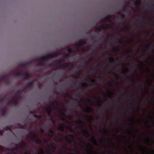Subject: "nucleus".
<instances>
[{"instance_id":"1","label":"nucleus","mask_w":154,"mask_h":154,"mask_svg":"<svg viewBox=\"0 0 154 154\" xmlns=\"http://www.w3.org/2000/svg\"><path fill=\"white\" fill-rule=\"evenodd\" d=\"M22 93V91L21 90H18L14 97L9 101L8 103V104L14 105H17L18 104V103L16 100L21 98V94Z\"/></svg>"},{"instance_id":"2","label":"nucleus","mask_w":154,"mask_h":154,"mask_svg":"<svg viewBox=\"0 0 154 154\" xmlns=\"http://www.w3.org/2000/svg\"><path fill=\"white\" fill-rule=\"evenodd\" d=\"M29 137L32 140H35L36 143L40 145L41 143V140L38 138L37 135L34 132H30L29 133Z\"/></svg>"},{"instance_id":"3","label":"nucleus","mask_w":154,"mask_h":154,"mask_svg":"<svg viewBox=\"0 0 154 154\" xmlns=\"http://www.w3.org/2000/svg\"><path fill=\"white\" fill-rule=\"evenodd\" d=\"M58 55V53L57 52L51 54H48L39 57V59L45 60V58L48 60H49L50 58H53L54 57H57Z\"/></svg>"},{"instance_id":"4","label":"nucleus","mask_w":154,"mask_h":154,"mask_svg":"<svg viewBox=\"0 0 154 154\" xmlns=\"http://www.w3.org/2000/svg\"><path fill=\"white\" fill-rule=\"evenodd\" d=\"M105 28H110V29H115V30H117L118 29V28H114V27H113V26H110V25L108 26H107L106 27L105 25L103 24V25L101 26L100 27H97V29L99 31H100L101 30V29H104Z\"/></svg>"},{"instance_id":"5","label":"nucleus","mask_w":154,"mask_h":154,"mask_svg":"<svg viewBox=\"0 0 154 154\" xmlns=\"http://www.w3.org/2000/svg\"><path fill=\"white\" fill-rule=\"evenodd\" d=\"M86 43V41L82 39H81L78 42V45H76V46L77 47L78 50L79 51H80V49L79 46H83L85 45Z\"/></svg>"},{"instance_id":"6","label":"nucleus","mask_w":154,"mask_h":154,"mask_svg":"<svg viewBox=\"0 0 154 154\" xmlns=\"http://www.w3.org/2000/svg\"><path fill=\"white\" fill-rule=\"evenodd\" d=\"M34 81H33L28 82L27 85L25 87L24 90H25L27 88H29L32 87L33 86Z\"/></svg>"},{"instance_id":"7","label":"nucleus","mask_w":154,"mask_h":154,"mask_svg":"<svg viewBox=\"0 0 154 154\" xmlns=\"http://www.w3.org/2000/svg\"><path fill=\"white\" fill-rule=\"evenodd\" d=\"M50 102L55 109H58L60 108V106L57 101H55L53 103H52L51 101Z\"/></svg>"},{"instance_id":"8","label":"nucleus","mask_w":154,"mask_h":154,"mask_svg":"<svg viewBox=\"0 0 154 154\" xmlns=\"http://www.w3.org/2000/svg\"><path fill=\"white\" fill-rule=\"evenodd\" d=\"M77 123L82 128H86L87 127L86 125L80 120H79Z\"/></svg>"},{"instance_id":"9","label":"nucleus","mask_w":154,"mask_h":154,"mask_svg":"<svg viewBox=\"0 0 154 154\" xmlns=\"http://www.w3.org/2000/svg\"><path fill=\"white\" fill-rule=\"evenodd\" d=\"M63 60V59H60L59 60H56L54 61L53 63L51 64V65L53 66H55L56 65L59 64Z\"/></svg>"},{"instance_id":"10","label":"nucleus","mask_w":154,"mask_h":154,"mask_svg":"<svg viewBox=\"0 0 154 154\" xmlns=\"http://www.w3.org/2000/svg\"><path fill=\"white\" fill-rule=\"evenodd\" d=\"M12 75L17 77H23V74L20 71H18L17 73H13Z\"/></svg>"},{"instance_id":"11","label":"nucleus","mask_w":154,"mask_h":154,"mask_svg":"<svg viewBox=\"0 0 154 154\" xmlns=\"http://www.w3.org/2000/svg\"><path fill=\"white\" fill-rule=\"evenodd\" d=\"M112 17V16L111 15H108L103 19L104 21H105L106 20L110 23H112V21L110 20V18H111Z\"/></svg>"},{"instance_id":"12","label":"nucleus","mask_w":154,"mask_h":154,"mask_svg":"<svg viewBox=\"0 0 154 154\" xmlns=\"http://www.w3.org/2000/svg\"><path fill=\"white\" fill-rule=\"evenodd\" d=\"M87 147L90 150V151H88V153L90 154H92V147L91 145L90 144L88 143L87 144Z\"/></svg>"},{"instance_id":"13","label":"nucleus","mask_w":154,"mask_h":154,"mask_svg":"<svg viewBox=\"0 0 154 154\" xmlns=\"http://www.w3.org/2000/svg\"><path fill=\"white\" fill-rule=\"evenodd\" d=\"M18 125L20 126V128L23 129H27L28 126L26 124L23 125H21L20 123H18Z\"/></svg>"},{"instance_id":"14","label":"nucleus","mask_w":154,"mask_h":154,"mask_svg":"<svg viewBox=\"0 0 154 154\" xmlns=\"http://www.w3.org/2000/svg\"><path fill=\"white\" fill-rule=\"evenodd\" d=\"M95 136H93L91 138V141L94 143L95 145H98V142L97 141L95 140Z\"/></svg>"},{"instance_id":"15","label":"nucleus","mask_w":154,"mask_h":154,"mask_svg":"<svg viewBox=\"0 0 154 154\" xmlns=\"http://www.w3.org/2000/svg\"><path fill=\"white\" fill-rule=\"evenodd\" d=\"M0 112L2 115H5L6 112V110L5 108H2L0 109Z\"/></svg>"},{"instance_id":"16","label":"nucleus","mask_w":154,"mask_h":154,"mask_svg":"<svg viewBox=\"0 0 154 154\" xmlns=\"http://www.w3.org/2000/svg\"><path fill=\"white\" fill-rule=\"evenodd\" d=\"M29 64V62H26V63H20L19 65L21 67H26Z\"/></svg>"},{"instance_id":"17","label":"nucleus","mask_w":154,"mask_h":154,"mask_svg":"<svg viewBox=\"0 0 154 154\" xmlns=\"http://www.w3.org/2000/svg\"><path fill=\"white\" fill-rule=\"evenodd\" d=\"M83 132L85 136H86L87 137L90 136V132L88 130H84Z\"/></svg>"},{"instance_id":"18","label":"nucleus","mask_w":154,"mask_h":154,"mask_svg":"<svg viewBox=\"0 0 154 154\" xmlns=\"http://www.w3.org/2000/svg\"><path fill=\"white\" fill-rule=\"evenodd\" d=\"M50 146L52 147V149H50V151H51L52 153H54L56 149V146L52 143L51 144Z\"/></svg>"},{"instance_id":"19","label":"nucleus","mask_w":154,"mask_h":154,"mask_svg":"<svg viewBox=\"0 0 154 154\" xmlns=\"http://www.w3.org/2000/svg\"><path fill=\"white\" fill-rule=\"evenodd\" d=\"M69 66V63H65L63 64H62L60 66V68H62L64 69L66 68L67 67Z\"/></svg>"},{"instance_id":"20","label":"nucleus","mask_w":154,"mask_h":154,"mask_svg":"<svg viewBox=\"0 0 154 154\" xmlns=\"http://www.w3.org/2000/svg\"><path fill=\"white\" fill-rule=\"evenodd\" d=\"M93 99L94 101L97 100L98 104H99L100 106H101V101L99 100L98 98L97 97L94 96L93 97Z\"/></svg>"},{"instance_id":"21","label":"nucleus","mask_w":154,"mask_h":154,"mask_svg":"<svg viewBox=\"0 0 154 154\" xmlns=\"http://www.w3.org/2000/svg\"><path fill=\"white\" fill-rule=\"evenodd\" d=\"M21 147L22 148L26 147H27V144L24 142L22 141L20 144Z\"/></svg>"},{"instance_id":"22","label":"nucleus","mask_w":154,"mask_h":154,"mask_svg":"<svg viewBox=\"0 0 154 154\" xmlns=\"http://www.w3.org/2000/svg\"><path fill=\"white\" fill-rule=\"evenodd\" d=\"M30 77V75L27 72H25V76L23 77L24 79H27Z\"/></svg>"},{"instance_id":"23","label":"nucleus","mask_w":154,"mask_h":154,"mask_svg":"<svg viewBox=\"0 0 154 154\" xmlns=\"http://www.w3.org/2000/svg\"><path fill=\"white\" fill-rule=\"evenodd\" d=\"M42 61L39 63L38 64V66H44L45 65V60H41Z\"/></svg>"},{"instance_id":"24","label":"nucleus","mask_w":154,"mask_h":154,"mask_svg":"<svg viewBox=\"0 0 154 154\" xmlns=\"http://www.w3.org/2000/svg\"><path fill=\"white\" fill-rule=\"evenodd\" d=\"M51 109L50 106H49V107L47 109V112L48 115L49 116H51Z\"/></svg>"},{"instance_id":"25","label":"nucleus","mask_w":154,"mask_h":154,"mask_svg":"<svg viewBox=\"0 0 154 154\" xmlns=\"http://www.w3.org/2000/svg\"><path fill=\"white\" fill-rule=\"evenodd\" d=\"M109 61L112 63H115V60L113 57H109L108 58Z\"/></svg>"},{"instance_id":"26","label":"nucleus","mask_w":154,"mask_h":154,"mask_svg":"<svg viewBox=\"0 0 154 154\" xmlns=\"http://www.w3.org/2000/svg\"><path fill=\"white\" fill-rule=\"evenodd\" d=\"M100 132L101 133H103L105 134H107L109 133V132L108 131L105 130L104 128H103L102 130H100Z\"/></svg>"},{"instance_id":"27","label":"nucleus","mask_w":154,"mask_h":154,"mask_svg":"<svg viewBox=\"0 0 154 154\" xmlns=\"http://www.w3.org/2000/svg\"><path fill=\"white\" fill-rule=\"evenodd\" d=\"M68 52L70 53H72L73 52V50L70 47H68L67 48Z\"/></svg>"},{"instance_id":"28","label":"nucleus","mask_w":154,"mask_h":154,"mask_svg":"<svg viewBox=\"0 0 154 154\" xmlns=\"http://www.w3.org/2000/svg\"><path fill=\"white\" fill-rule=\"evenodd\" d=\"M85 111L88 113H90L91 112L92 110L91 107L88 106L86 108Z\"/></svg>"},{"instance_id":"29","label":"nucleus","mask_w":154,"mask_h":154,"mask_svg":"<svg viewBox=\"0 0 154 154\" xmlns=\"http://www.w3.org/2000/svg\"><path fill=\"white\" fill-rule=\"evenodd\" d=\"M7 76L6 75H4L0 78V81H4L6 79Z\"/></svg>"},{"instance_id":"30","label":"nucleus","mask_w":154,"mask_h":154,"mask_svg":"<svg viewBox=\"0 0 154 154\" xmlns=\"http://www.w3.org/2000/svg\"><path fill=\"white\" fill-rule=\"evenodd\" d=\"M48 131L50 134H51L52 135L54 134V132L51 129L49 128Z\"/></svg>"},{"instance_id":"31","label":"nucleus","mask_w":154,"mask_h":154,"mask_svg":"<svg viewBox=\"0 0 154 154\" xmlns=\"http://www.w3.org/2000/svg\"><path fill=\"white\" fill-rule=\"evenodd\" d=\"M59 130H60V131H64V125H62L61 126L59 127Z\"/></svg>"},{"instance_id":"32","label":"nucleus","mask_w":154,"mask_h":154,"mask_svg":"<svg viewBox=\"0 0 154 154\" xmlns=\"http://www.w3.org/2000/svg\"><path fill=\"white\" fill-rule=\"evenodd\" d=\"M4 128L5 130H10L11 129L10 127H9L8 126H7L5 127Z\"/></svg>"},{"instance_id":"33","label":"nucleus","mask_w":154,"mask_h":154,"mask_svg":"<svg viewBox=\"0 0 154 154\" xmlns=\"http://www.w3.org/2000/svg\"><path fill=\"white\" fill-rule=\"evenodd\" d=\"M6 97L5 96L4 98H1L0 99V103L2 104L4 101V98H5Z\"/></svg>"},{"instance_id":"34","label":"nucleus","mask_w":154,"mask_h":154,"mask_svg":"<svg viewBox=\"0 0 154 154\" xmlns=\"http://www.w3.org/2000/svg\"><path fill=\"white\" fill-rule=\"evenodd\" d=\"M78 103V100L77 99H75V101L72 103V104L73 105H77Z\"/></svg>"},{"instance_id":"35","label":"nucleus","mask_w":154,"mask_h":154,"mask_svg":"<svg viewBox=\"0 0 154 154\" xmlns=\"http://www.w3.org/2000/svg\"><path fill=\"white\" fill-rule=\"evenodd\" d=\"M34 117L35 118H41V116L40 115H38L36 114H35L34 115Z\"/></svg>"},{"instance_id":"36","label":"nucleus","mask_w":154,"mask_h":154,"mask_svg":"<svg viewBox=\"0 0 154 154\" xmlns=\"http://www.w3.org/2000/svg\"><path fill=\"white\" fill-rule=\"evenodd\" d=\"M112 94L110 92L108 91V97H111V95Z\"/></svg>"},{"instance_id":"37","label":"nucleus","mask_w":154,"mask_h":154,"mask_svg":"<svg viewBox=\"0 0 154 154\" xmlns=\"http://www.w3.org/2000/svg\"><path fill=\"white\" fill-rule=\"evenodd\" d=\"M79 86V84H74L73 85V87L75 88H77Z\"/></svg>"},{"instance_id":"38","label":"nucleus","mask_w":154,"mask_h":154,"mask_svg":"<svg viewBox=\"0 0 154 154\" xmlns=\"http://www.w3.org/2000/svg\"><path fill=\"white\" fill-rule=\"evenodd\" d=\"M58 136L59 137V139H63L64 138L63 136L61 134H58Z\"/></svg>"},{"instance_id":"39","label":"nucleus","mask_w":154,"mask_h":154,"mask_svg":"<svg viewBox=\"0 0 154 154\" xmlns=\"http://www.w3.org/2000/svg\"><path fill=\"white\" fill-rule=\"evenodd\" d=\"M114 50L116 52H119L120 51V49L119 48H115Z\"/></svg>"},{"instance_id":"40","label":"nucleus","mask_w":154,"mask_h":154,"mask_svg":"<svg viewBox=\"0 0 154 154\" xmlns=\"http://www.w3.org/2000/svg\"><path fill=\"white\" fill-rule=\"evenodd\" d=\"M140 2L138 0H136V1L134 2V4L135 5L137 6V3H138Z\"/></svg>"},{"instance_id":"41","label":"nucleus","mask_w":154,"mask_h":154,"mask_svg":"<svg viewBox=\"0 0 154 154\" xmlns=\"http://www.w3.org/2000/svg\"><path fill=\"white\" fill-rule=\"evenodd\" d=\"M6 154H18L17 153L15 152H11L7 153Z\"/></svg>"},{"instance_id":"42","label":"nucleus","mask_w":154,"mask_h":154,"mask_svg":"<svg viewBox=\"0 0 154 154\" xmlns=\"http://www.w3.org/2000/svg\"><path fill=\"white\" fill-rule=\"evenodd\" d=\"M122 18L123 19H125V16L124 14H121Z\"/></svg>"},{"instance_id":"43","label":"nucleus","mask_w":154,"mask_h":154,"mask_svg":"<svg viewBox=\"0 0 154 154\" xmlns=\"http://www.w3.org/2000/svg\"><path fill=\"white\" fill-rule=\"evenodd\" d=\"M95 71L94 69H93L92 70L89 71L88 72L91 73H93Z\"/></svg>"},{"instance_id":"44","label":"nucleus","mask_w":154,"mask_h":154,"mask_svg":"<svg viewBox=\"0 0 154 154\" xmlns=\"http://www.w3.org/2000/svg\"><path fill=\"white\" fill-rule=\"evenodd\" d=\"M63 97H67L68 96V94L67 93H63Z\"/></svg>"},{"instance_id":"45","label":"nucleus","mask_w":154,"mask_h":154,"mask_svg":"<svg viewBox=\"0 0 154 154\" xmlns=\"http://www.w3.org/2000/svg\"><path fill=\"white\" fill-rule=\"evenodd\" d=\"M14 148L16 151H17V150H19V147L18 146H17L15 147Z\"/></svg>"},{"instance_id":"46","label":"nucleus","mask_w":154,"mask_h":154,"mask_svg":"<svg viewBox=\"0 0 154 154\" xmlns=\"http://www.w3.org/2000/svg\"><path fill=\"white\" fill-rule=\"evenodd\" d=\"M69 54H64L63 57L65 58L67 57H68Z\"/></svg>"},{"instance_id":"47","label":"nucleus","mask_w":154,"mask_h":154,"mask_svg":"<svg viewBox=\"0 0 154 154\" xmlns=\"http://www.w3.org/2000/svg\"><path fill=\"white\" fill-rule=\"evenodd\" d=\"M91 82L93 83H95L96 82V80L95 79H92L91 80Z\"/></svg>"},{"instance_id":"48","label":"nucleus","mask_w":154,"mask_h":154,"mask_svg":"<svg viewBox=\"0 0 154 154\" xmlns=\"http://www.w3.org/2000/svg\"><path fill=\"white\" fill-rule=\"evenodd\" d=\"M69 136L72 140H73L74 139V137L72 135L69 134Z\"/></svg>"},{"instance_id":"49","label":"nucleus","mask_w":154,"mask_h":154,"mask_svg":"<svg viewBox=\"0 0 154 154\" xmlns=\"http://www.w3.org/2000/svg\"><path fill=\"white\" fill-rule=\"evenodd\" d=\"M65 138L67 141H69L70 140V139L67 136H66L65 137Z\"/></svg>"},{"instance_id":"50","label":"nucleus","mask_w":154,"mask_h":154,"mask_svg":"<svg viewBox=\"0 0 154 154\" xmlns=\"http://www.w3.org/2000/svg\"><path fill=\"white\" fill-rule=\"evenodd\" d=\"M66 128H69V130L71 131H72V129H71V126H67L66 127Z\"/></svg>"},{"instance_id":"51","label":"nucleus","mask_w":154,"mask_h":154,"mask_svg":"<svg viewBox=\"0 0 154 154\" xmlns=\"http://www.w3.org/2000/svg\"><path fill=\"white\" fill-rule=\"evenodd\" d=\"M39 57L38 59L36 58L33 59V61H37L38 59L40 60V59H39Z\"/></svg>"},{"instance_id":"52","label":"nucleus","mask_w":154,"mask_h":154,"mask_svg":"<svg viewBox=\"0 0 154 154\" xmlns=\"http://www.w3.org/2000/svg\"><path fill=\"white\" fill-rule=\"evenodd\" d=\"M3 134V131H0V135H2Z\"/></svg>"},{"instance_id":"53","label":"nucleus","mask_w":154,"mask_h":154,"mask_svg":"<svg viewBox=\"0 0 154 154\" xmlns=\"http://www.w3.org/2000/svg\"><path fill=\"white\" fill-rule=\"evenodd\" d=\"M132 51H127V54H131L132 53Z\"/></svg>"},{"instance_id":"54","label":"nucleus","mask_w":154,"mask_h":154,"mask_svg":"<svg viewBox=\"0 0 154 154\" xmlns=\"http://www.w3.org/2000/svg\"><path fill=\"white\" fill-rule=\"evenodd\" d=\"M140 147L142 149V150L144 151L145 150L143 148V147L141 145H140Z\"/></svg>"},{"instance_id":"55","label":"nucleus","mask_w":154,"mask_h":154,"mask_svg":"<svg viewBox=\"0 0 154 154\" xmlns=\"http://www.w3.org/2000/svg\"><path fill=\"white\" fill-rule=\"evenodd\" d=\"M129 71V70L128 69H127L125 71V72L126 73H128Z\"/></svg>"},{"instance_id":"56","label":"nucleus","mask_w":154,"mask_h":154,"mask_svg":"<svg viewBox=\"0 0 154 154\" xmlns=\"http://www.w3.org/2000/svg\"><path fill=\"white\" fill-rule=\"evenodd\" d=\"M104 139L106 141V142H108L109 141V140L107 138H104Z\"/></svg>"},{"instance_id":"57","label":"nucleus","mask_w":154,"mask_h":154,"mask_svg":"<svg viewBox=\"0 0 154 154\" xmlns=\"http://www.w3.org/2000/svg\"><path fill=\"white\" fill-rule=\"evenodd\" d=\"M115 76L116 78L118 79L119 78L118 75L117 74H115Z\"/></svg>"},{"instance_id":"58","label":"nucleus","mask_w":154,"mask_h":154,"mask_svg":"<svg viewBox=\"0 0 154 154\" xmlns=\"http://www.w3.org/2000/svg\"><path fill=\"white\" fill-rule=\"evenodd\" d=\"M41 153L42 154H44V151L43 150H42V149H41Z\"/></svg>"},{"instance_id":"59","label":"nucleus","mask_w":154,"mask_h":154,"mask_svg":"<svg viewBox=\"0 0 154 154\" xmlns=\"http://www.w3.org/2000/svg\"><path fill=\"white\" fill-rule=\"evenodd\" d=\"M125 42H128V43H131V42H130V41H128V40H125Z\"/></svg>"},{"instance_id":"60","label":"nucleus","mask_w":154,"mask_h":154,"mask_svg":"<svg viewBox=\"0 0 154 154\" xmlns=\"http://www.w3.org/2000/svg\"><path fill=\"white\" fill-rule=\"evenodd\" d=\"M54 95H55V96L56 97L57 95V93L54 91Z\"/></svg>"},{"instance_id":"61","label":"nucleus","mask_w":154,"mask_h":154,"mask_svg":"<svg viewBox=\"0 0 154 154\" xmlns=\"http://www.w3.org/2000/svg\"><path fill=\"white\" fill-rule=\"evenodd\" d=\"M146 139L148 142H149L150 140L149 139V138H147Z\"/></svg>"},{"instance_id":"62","label":"nucleus","mask_w":154,"mask_h":154,"mask_svg":"<svg viewBox=\"0 0 154 154\" xmlns=\"http://www.w3.org/2000/svg\"><path fill=\"white\" fill-rule=\"evenodd\" d=\"M98 78L100 80H102V79L99 76H98Z\"/></svg>"},{"instance_id":"63","label":"nucleus","mask_w":154,"mask_h":154,"mask_svg":"<svg viewBox=\"0 0 154 154\" xmlns=\"http://www.w3.org/2000/svg\"><path fill=\"white\" fill-rule=\"evenodd\" d=\"M151 122H152V125H154V122L152 121L151 120Z\"/></svg>"},{"instance_id":"64","label":"nucleus","mask_w":154,"mask_h":154,"mask_svg":"<svg viewBox=\"0 0 154 154\" xmlns=\"http://www.w3.org/2000/svg\"><path fill=\"white\" fill-rule=\"evenodd\" d=\"M78 140L79 141L80 143L82 142V141H81V140L79 139H78Z\"/></svg>"}]
</instances>
